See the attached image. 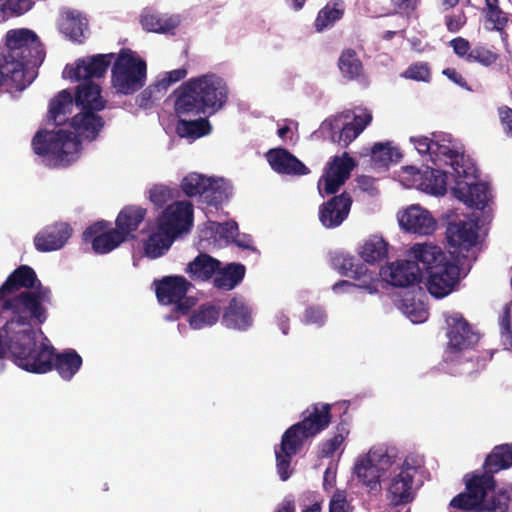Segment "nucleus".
Wrapping results in <instances>:
<instances>
[{"label":"nucleus","instance_id":"f257e3e1","mask_svg":"<svg viewBox=\"0 0 512 512\" xmlns=\"http://www.w3.org/2000/svg\"><path fill=\"white\" fill-rule=\"evenodd\" d=\"M52 291L43 286L33 268L17 267L0 286V344L28 327L48 319Z\"/></svg>","mask_w":512,"mask_h":512},{"label":"nucleus","instance_id":"f03ea898","mask_svg":"<svg viewBox=\"0 0 512 512\" xmlns=\"http://www.w3.org/2000/svg\"><path fill=\"white\" fill-rule=\"evenodd\" d=\"M512 467V443L496 445L486 456L483 472L466 479V492L456 495L450 512H508L512 504V487H496L494 474Z\"/></svg>","mask_w":512,"mask_h":512},{"label":"nucleus","instance_id":"7ed1b4c3","mask_svg":"<svg viewBox=\"0 0 512 512\" xmlns=\"http://www.w3.org/2000/svg\"><path fill=\"white\" fill-rule=\"evenodd\" d=\"M4 359H10L16 366L30 373L42 374L56 370L64 380H71L83 362L74 349L56 353L53 346L38 343L34 327H28L0 344V360Z\"/></svg>","mask_w":512,"mask_h":512},{"label":"nucleus","instance_id":"20e7f679","mask_svg":"<svg viewBox=\"0 0 512 512\" xmlns=\"http://www.w3.org/2000/svg\"><path fill=\"white\" fill-rule=\"evenodd\" d=\"M100 110H80L71 117L69 126L74 132L40 130L32 138L35 154L44 158L49 167H67L77 158L81 149V138L93 141L102 131L105 121L98 115Z\"/></svg>","mask_w":512,"mask_h":512},{"label":"nucleus","instance_id":"39448f33","mask_svg":"<svg viewBox=\"0 0 512 512\" xmlns=\"http://www.w3.org/2000/svg\"><path fill=\"white\" fill-rule=\"evenodd\" d=\"M45 52L37 34L27 28L11 29L6 33L5 46L0 47V87L17 91L26 89L35 79Z\"/></svg>","mask_w":512,"mask_h":512},{"label":"nucleus","instance_id":"423d86ee","mask_svg":"<svg viewBox=\"0 0 512 512\" xmlns=\"http://www.w3.org/2000/svg\"><path fill=\"white\" fill-rule=\"evenodd\" d=\"M174 110L181 116H211L228 101L229 89L225 80L213 73L190 78L175 91Z\"/></svg>","mask_w":512,"mask_h":512},{"label":"nucleus","instance_id":"0eeeda50","mask_svg":"<svg viewBox=\"0 0 512 512\" xmlns=\"http://www.w3.org/2000/svg\"><path fill=\"white\" fill-rule=\"evenodd\" d=\"M409 257L421 263L432 296L443 298L458 287L462 277L460 255L446 253L431 243H416L410 248Z\"/></svg>","mask_w":512,"mask_h":512},{"label":"nucleus","instance_id":"6e6552de","mask_svg":"<svg viewBox=\"0 0 512 512\" xmlns=\"http://www.w3.org/2000/svg\"><path fill=\"white\" fill-rule=\"evenodd\" d=\"M111 67V85L116 94L133 95L145 85L147 64L129 48H122Z\"/></svg>","mask_w":512,"mask_h":512},{"label":"nucleus","instance_id":"1a4fd4ad","mask_svg":"<svg viewBox=\"0 0 512 512\" xmlns=\"http://www.w3.org/2000/svg\"><path fill=\"white\" fill-rule=\"evenodd\" d=\"M188 197H199L208 206L218 207L229 198L230 188L222 178L206 177L198 173H189L180 184Z\"/></svg>","mask_w":512,"mask_h":512},{"label":"nucleus","instance_id":"9d476101","mask_svg":"<svg viewBox=\"0 0 512 512\" xmlns=\"http://www.w3.org/2000/svg\"><path fill=\"white\" fill-rule=\"evenodd\" d=\"M332 407L327 403L310 405L302 412V420L290 426L284 433L304 446L306 440L328 428L332 421Z\"/></svg>","mask_w":512,"mask_h":512},{"label":"nucleus","instance_id":"9b49d317","mask_svg":"<svg viewBox=\"0 0 512 512\" xmlns=\"http://www.w3.org/2000/svg\"><path fill=\"white\" fill-rule=\"evenodd\" d=\"M417 472V467L410 465L406 459L400 471L391 477L387 488V498L392 506H405L414 501L419 488L415 483Z\"/></svg>","mask_w":512,"mask_h":512},{"label":"nucleus","instance_id":"f8f14e48","mask_svg":"<svg viewBox=\"0 0 512 512\" xmlns=\"http://www.w3.org/2000/svg\"><path fill=\"white\" fill-rule=\"evenodd\" d=\"M193 224V205L189 201H175L168 205L157 219V228L173 238L188 232Z\"/></svg>","mask_w":512,"mask_h":512},{"label":"nucleus","instance_id":"ddd939ff","mask_svg":"<svg viewBox=\"0 0 512 512\" xmlns=\"http://www.w3.org/2000/svg\"><path fill=\"white\" fill-rule=\"evenodd\" d=\"M114 58V53L79 58L73 65H67L63 73L66 78L72 81H92V79L105 76Z\"/></svg>","mask_w":512,"mask_h":512},{"label":"nucleus","instance_id":"4468645a","mask_svg":"<svg viewBox=\"0 0 512 512\" xmlns=\"http://www.w3.org/2000/svg\"><path fill=\"white\" fill-rule=\"evenodd\" d=\"M83 241L90 243L96 254H107L124 243L125 238L109 221L100 220L84 230Z\"/></svg>","mask_w":512,"mask_h":512},{"label":"nucleus","instance_id":"2eb2a0df","mask_svg":"<svg viewBox=\"0 0 512 512\" xmlns=\"http://www.w3.org/2000/svg\"><path fill=\"white\" fill-rule=\"evenodd\" d=\"M448 348L460 352L473 347L479 341V334L472 330L469 322L461 313H453L447 317Z\"/></svg>","mask_w":512,"mask_h":512},{"label":"nucleus","instance_id":"dca6fc26","mask_svg":"<svg viewBox=\"0 0 512 512\" xmlns=\"http://www.w3.org/2000/svg\"><path fill=\"white\" fill-rule=\"evenodd\" d=\"M422 265L417 260H397L380 270V275L392 286L409 287L421 282Z\"/></svg>","mask_w":512,"mask_h":512},{"label":"nucleus","instance_id":"f3484780","mask_svg":"<svg viewBox=\"0 0 512 512\" xmlns=\"http://www.w3.org/2000/svg\"><path fill=\"white\" fill-rule=\"evenodd\" d=\"M478 224L473 221H455L450 222L446 229V239L448 246L454 248V255H459L462 251H469L476 245L478 239Z\"/></svg>","mask_w":512,"mask_h":512},{"label":"nucleus","instance_id":"a211bd4d","mask_svg":"<svg viewBox=\"0 0 512 512\" xmlns=\"http://www.w3.org/2000/svg\"><path fill=\"white\" fill-rule=\"evenodd\" d=\"M390 464L387 455H377L370 451L364 458L359 459L354 466V473L358 480L371 490L380 487V477L385 465Z\"/></svg>","mask_w":512,"mask_h":512},{"label":"nucleus","instance_id":"6ab92c4d","mask_svg":"<svg viewBox=\"0 0 512 512\" xmlns=\"http://www.w3.org/2000/svg\"><path fill=\"white\" fill-rule=\"evenodd\" d=\"M72 228L66 222H55L42 228L34 237L39 252L56 251L64 247L72 235Z\"/></svg>","mask_w":512,"mask_h":512},{"label":"nucleus","instance_id":"aec40b11","mask_svg":"<svg viewBox=\"0 0 512 512\" xmlns=\"http://www.w3.org/2000/svg\"><path fill=\"white\" fill-rule=\"evenodd\" d=\"M352 198L348 192L335 195L319 207V220L328 229L340 226L348 217Z\"/></svg>","mask_w":512,"mask_h":512},{"label":"nucleus","instance_id":"412c9836","mask_svg":"<svg viewBox=\"0 0 512 512\" xmlns=\"http://www.w3.org/2000/svg\"><path fill=\"white\" fill-rule=\"evenodd\" d=\"M475 178V175L468 179ZM466 178L455 177V186L452 188L454 196L469 207L484 209L489 201L490 191L487 183H472Z\"/></svg>","mask_w":512,"mask_h":512},{"label":"nucleus","instance_id":"4be33fe9","mask_svg":"<svg viewBox=\"0 0 512 512\" xmlns=\"http://www.w3.org/2000/svg\"><path fill=\"white\" fill-rule=\"evenodd\" d=\"M317 133L324 139L330 140L332 143L338 144L343 148L355 140L359 135V130L353 123H343L341 116H332L325 119Z\"/></svg>","mask_w":512,"mask_h":512},{"label":"nucleus","instance_id":"5701e85b","mask_svg":"<svg viewBox=\"0 0 512 512\" xmlns=\"http://www.w3.org/2000/svg\"><path fill=\"white\" fill-rule=\"evenodd\" d=\"M271 168L278 174L304 176L310 169L286 148H272L266 153Z\"/></svg>","mask_w":512,"mask_h":512},{"label":"nucleus","instance_id":"b1692460","mask_svg":"<svg viewBox=\"0 0 512 512\" xmlns=\"http://www.w3.org/2000/svg\"><path fill=\"white\" fill-rule=\"evenodd\" d=\"M400 226L408 232L430 235L436 229V220L426 209L411 206L399 218Z\"/></svg>","mask_w":512,"mask_h":512},{"label":"nucleus","instance_id":"393cba45","mask_svg":"<svg viewBox=\"0 0 512 512\" xmlns=\"http://www.w3.org/2000/svg\"><path fill=\"white\" fill-rule=\"evenodd\" d=\"M156 283V296L164 305L175 304L187 294L191 283L183 276H167Z\"/></svg>","mask_w":512,"mask_h":512},{"label":"nucleus","instance_id":"a878e982","mask_svg":"<svg viewBox=\"0 0 512 512\" xmlns=\"http://www.w3.org/2000/svg\"><path fill=\"white\" fill-rule=\"evenodd\" d=\"M302 448L303 446L298 441L283 433L280 444L274 450L277 473L282 481H287L291 477L293 473L291 468L292 458Z\"/></svg>","mask_w":512,"mask_h":512},{"label":"nucleus","instance_id":"bb28decb","mask_svg":"<svg viewBox=\"0 0 512 512\" xmlns=\"http://www.w3.org/2000/svg\"><path fill=\"white\" fill-rule=\"evenodd\" d=\"M147 210L136 205H127L123 207L115 220V227L120 234L127 240L136 239L135 232L143 223Z\"/></svg>","mask_w":512,"mask_h":512},{"label":"nucleus","instance_id":"cd10ccee","mask_svg":"<svg viewBox=\"0 0 512 512\" xmlns=\"http://www.w3.org/2000/svg\"><path fill=\"white\" fill-rule=\"evenodd\" d=\"M432 157L444 156L449 159L450 166L455 177L469 178L474 176L476 172L475 166L465 159L464 154L459 153L456 149L448 144L440 143L434 140Z\"/></svg>","mask_w":512,"mask_h":512},{"label":"nucleus","instance_id":"c85d7f7f","mask_svg":"<svg viewBox=\"0 0 512 512\" xmlns=\"http://www.w3.org/2000/svg\"><path fill=\"white\" fill-rule=\"evenodd\" d=\"M75 100L69 89L58 92L49 102L47 120L56 126L71 121Z\"/></svg>","mask_w":512,"mask_h":512},{"label":"nucleus","instance_id":"c756f323","mask_svg":"<svg viewBox=\"0 0 512 512\" xmlns=\"http://www.w3.org/2000/svg\"><path fill=\"white\" fill-rule=\"evenodd\" d=\"M222 324L227 328L246 330L252 325L251 309L242 298L233 297L222 315Z\"/></svg>","mask_w":512,"mask_h":512},{"label":"nucleus","instance_id":"7c9ffc66","mask_svg":"<svg viewBox=\"0 0 512 512\" xmlns=\"http://www.w3.org/2000/svg\"><path fill=\"white\" fill-rule=\"evenodd\" d=\"M380 276V272L376 273L375 271H370L366 265L361 264L356 266L355 272L351 273L350 275V278L356 281L355 283L347 280H340L333 285V290L336 292L341 287H348L359 288L368 292L369 294L377 293L379 284L381 282Z\"/></svg>","mask_w":512,"mask_h":512},{"label":"nucleus","instance_id":"2f4dec72","mask_svg":"<svg viewBox=\"0 0 512 512\" xmlns=\"http://www.w3.org/2000/svg\"><path fill=\"white\" fill-rule=\"evenodd\" d=\"M100 85L93 81L83 82L77 86L74 100L80 110H103L106 100L101 96Z\"/></svg>","mask_w":512,"mask_h":512},{"label":"nucleus","instance_id":"473e14b6","mask_svg":"<svg viewBox=\"0 0 512 512\" xmlns=\"http://www.w3.org/2000/svg\"><path fill=\"white\" fill-rule=\"evenodd\" d=\"M246 268L241 263H229L225 267L217 270L214 277V286L218 289L232 290L244 279Z\"/></svg>","mask_w":512,"mask_h":512},{"label":"nucleus","instance_id":"72a5a7b5","mask_svg":"<svg viewBox=\"0 0 512 512\" xmlns=\"http://www.w3.org/2000/svg\"><path fill=\"white\" fill-rule=\"evenodd\" d=\"M86 26V19L82 17L81 14L72 10H67L61 16L59 30L71 41L82 43L84 36L83 32Z\"/></svg>","mask_w":512,"mask_h":512},{"label":"nucleus","instance_id":"f704fd0d","mask_svg":"<svg viewBox=\"0 0 512 512\" xmlns=\"http://www.w3.org/2000/svg\"><path fill=\"white\" fill-rule=\"evenodd\" d=\"M220 265V261L210 255L199 254L189 263L187 272L192 279L205 281L217 273Z\"/></svg>","mask_w":512,"mask_h":512},{"label":"nucleus","instance_id":"c9c22d12","mask_svg":"<svg viewBox=\"0 0 512 512\" xmlns=\"http://www.w3.org/2000/svg\"><path fill=\"white\" fill-rule=\"evenodd\" d=\"M337 64L343 78L348 81L357 80L363 75L362 61L352 48H346L341 52Z\"/></svg>","mask_w":512,"mask_h":512},{"label":"nucleus","instance_id":"e433bc0d","mask_svg":"<svg viewBox=\"0 0 512 512\" xmlns=\"http://www.w3.org/2000/svg\"><path fill=\"white\" fill-rule=\"evenodd\" d=\"M212 130L209 120L199 117L194 120L179 119L176 124V133L181 138L196 140L210 134Z\"/></svg>","mask_w":512,"mask_h":512},{"label":"nucleus","instance_id":"4c0bfd02","mask_svg":"<svg viewBox=\"0 0 512 512\" xmlns=\"http://www.w3.org/2000/svg\"><path fill=\"white\" fill-rule=\"evenodd\" d=\"M447 174L439 169L426 167L421 174L419 187L430 194L443 196L447 189Z\"/></svg>","mask_w":512,"mask_h":512},{"label":"nucleus","instance_id":"58836bf2","mask_svg":"<svg viewBox=\"0 0 512 512\" xmlns=\"http://www.w3.org/2000/svg\"><path fill=\"white\" fill-rule=\"evenodd\" d=\"M344 6L342 1L328 2L317 14L314 21V27L317 32L332 27L337 21L341 20L344 16Z\"/></svg>","mask_w":512,"mask_h":512},{"label":"nucleus","instance_id":"ea45409f","mask_svg":"<svg viewBox=\"0 0 512 512\" xmlns=\"http://www.w3.org/2000/svg\"><path fill=\"white\" fill-rule=\"evenodd\" d=\"M140 22L143 29L155 33H169L179 26V19L176 17H164L152 13L143 14Z\"/></svg>","mask_w":512,"mask_h":512},{"label":"nucleus","instance_id":"a19ab883","mask_svg":"<svg viewBox=\"0 0 512 512\" xmlns=\"http://www.w3.org/2000/svg\"><path fill=\"white\" fill-rule=\"evenodd\" d=\"M370 153L372 162L378 167H387L391 163H398L402 158L399 149L393 147L390 142L375 143Z\"/></svg>","mask_w":512,"mask_h":512},{"label":"nucleus","instance_id":"79ce46f5","mask_svg":"<svg viewBox=\"0 0 512 512\" xmlns=\"http://www.w3.org/2000/svg\"><path fill=\"white\" fill-rule=\"evenodd\" d=\"M388 254V243L380 237L373 236L364 242L360 250L361 258L370 264L382 261Z\"/></svg>","mask_w":512,"mask_h":512},{"label":"nucleus","instance_id":"37998d69","mask_svg":"<svg viewBox=\"0 0 512 512\" xmlns=\"http://www.w3.org/2000/svg\"><path fill=\"white\" fill-rule=\"evenodd\" d=\"M219 306L205 303L200 305L189 318V324L193 329H201L205 326L214 325L220 317Z\"/></svg>","mask_w":512,"mask_h":512},{"label":"nucleus","instance_id":"c03bdc74","mask_svg":"<svg viewBox=\"0 0 512 512\" xmlns=\"http://www.w3.org/2000/svg\"><path fill=\"white\" fill-rule=\"evenodd\" d=\"M174 239L170 234L157 228V231L149 235L144 243L145 254L150 258L162 256L170 248Z\"/></svg>","mask_w":512,"mask_h":512},{"label":"nucleus","instance_id":"a18cd8bd","mask_svg":"<svg viewBox=\"0 0 512 512\" xmlns=\"http://www.w3.org/2000/svg\"><path fill=\"white\" fill-rule=\"evenodd\" d=\"M482 13L488 23L492 24V29L503 31L508 23L507 14L500 8L499 0H485V7Z\"/></svg>","mask_w":512,"mask_h":512},{"label":"nucleus","instance_id":"49530a36","mask_svg":"<svg viewBox=\"0 0 512 512\" xmlns=\"http://www.w3.org/2000/svg\"><path fill=\"white\" fill-rule=\"evenodd\" d=\"M355 165L354 159L345 152L342 157L335 156L333 158L327 172H331L346 181L350 177L351 171L354 169Z\"/></svg>","mask_w":512,"mask_h":512},{"label":"nucleus","instance_id":"de8ad7c7","mask_svg":"<svg viewBox=\"0 0 512 512\" xmlns=\"http://www.w3.org/2000/svg\"><path fill=\"white\" fill-rule=\"evenodd\" d=\"M500 55L485 46H475L468 55V62L479 63L482 66L490 67L495 64Z\"/></svg>","mask_w":512,"mask_h":512},{"label":"nucleus","instance_id":"09e8293b","mask_svg":"<svg viewBox=\"0 0 512 512\" xmlns=\"http://www.w3.org/2000/svg\"><path fill=\"white\" fill-rule=\"evenodd\" d=\"M178 195V191L166 185H154L149 191L151 202L157 207H163Z\"/></svg>","mask_w":512,"mask_h":512},{"label":"nucleus","instance_id":"8fccbe9b","mask_svg":"<svg viewBox=\"0 0 512 512\" xmlns=\"http://www.w3.org/2000/svg\"><path fill=\"white\" fill-rule=\"evenodd\" d=\"M401 77L414 81L429 82L431 79V70L428 63L416 62L411 64Z\"/></svg>","mask_w":512,"mask_h":512},{"label":"nucleus","instance_id":"3c124183","mask_svg":"<svg viewBox=\"0 0 512 512\" xmlns=\"http://www.w3.org/2000/svg\"><path fill=\"white\" fill-rule=\"evenodd\" d=\"M165 94L164 89L157 82L149 85L138 96L137 101L140 107L150 108L155 100H159Z\"/></svg>","mask_w":512,"mask_h":512},{"label":"nucleus","instance_id":"603ef678","mask_svg":"<svg viewBox=\"0 0 512 512\" xmlns=\"http://www.w3.org/2000/svg\"><path fill=\"white\" fill-rule=\"evenodd\" d=\"M332 265L341 275L350 277L351 273L355 272L356 266L361 264L356 263L354 256L340 253L332 258Z\"/></svg>","mask_w":512,"mask_h":512},{"label":"nucleus","instance_id":"864d4df0","mask_svg":"<svg viewBox=\"0 0 512 512\" xmlns=\"http://www.w3.org/2000/svg\"><path fill=\"white\" fill-rule=\"evenodd\" d=\"M33 4L32 0H0V15L9 11L12 15L20 16L29 11Z\"/></svg>","mask_w":512,"mask_h":512},{"label":"nucleus","instance_id":"5fc2aeb1","mask_svg":"<svg viewBox=\"0 0 512 512\" xmlns=\"http://www.w3.org/2000/svg\"><path fill=\"white\" fill-rule=\"evenodd\" d=\"M209 224L211 230H215L220 237L226 240L233 241L235 237L239 236L238 224L234 221L225 223L210 222Z\"/></svg>","mask_w":512,"mask_h":512},{"label":"nucleus","instance_id":"6e6d98bb","mask_svg":"<svg viewBox=\"0 0 512 512\" xmlns=\"http://www.w3.org/2000/svg\"><path fill=\"white\" fill-rule=\"evenodd\" d=\"M326 317L325 310L319 306H310L304 313V321L306 324L322 326L326 321Z\"/></svg>","mask_w":512,"mask_h":512},{"label":"nucleus","instance_id":"4d7b16f0","mask_svg":"<svg viewBox=\"0 0 512 512\" xmlns=\"http://www.w3.org/2000/svg\"><path fill=\"white\" fill-rule=\"evenodd\" d=\"M467 22V17L463 10L455 14L445 16V25L449 32H458Z\"/></svg>","mask_w":512,"mask_h":512},{"label":"nucleus","instance_id":"13d9d810","mask_svg":"<svg viewBox=\"0 0 512 512\" xmlns=\"http://www.w3.org/2000/svg\"><path fill=\"white\" fill-rule=\"evenodd\" d=\"M187 75V70L185 68H178L174 69L172 71L166 72L164 77L158 81V83L161 85V88L166 90L171 86L172 84L181 81L184 79Z\"/></svg>","mask_w":512,"mask_h":512},{"label":"nucleus","instance_id":"bf43d9fd","mask_svg":"<svg viewBox=\"0 0 512 512\" xmlns=\"http://www.w3.org/2000/svg\"><path fill=\"white\" fill-rule=\"evenodd\" d=\"M329 512H352V508L342 492H336L332 496L329 504Z\"/></svg>","mask_w":512,"mask_h":512},{"label":"nucleus","instance_id":"052dcab7","mask_svg":"<svg viewBox=\"0 0 512 512\" xmlns=\"http://www.w3.org/2000/svg\"><path fill=\"white\" fill-rule=\"evenodd\" d=\"M343 441L333 435L330 439L323 441L319 446L320 455L322 457H331L340 448Z\"/></svg>","mask_w":512,"mask_h":512},{"label":"nucleus","instance_id":"680f3d73","mask_svg":"<svg viewBox=\"0 0 512 512\" xmlns=\"http://www.w3.org/2000/svg\"><path fill=\"white\" fill-rule=\"evenodd\" d=\"M410 140H411V142L414 143L416 150L420 154H422V155L429 154L430 156H432L433 145H435L433 139H430L426 136H421V137H411ZM431 160L434 162L436 161V159L434 157H431Z\"/></svg>","mask_w":512,"mask_h":512},{"label":"nucleus","instance_id":"e2e57ef3","mask_svg":"<svg viewBox=\"0 0 512 512\" xmlns=\"http://www.w3.org/2000/svg\"><path fill=\"white\" fill-rule=\"evenodd\" d=\"M450 46L453 48V51L457 56L465 58L468 62V55L472 48L467 39L463 37H456L450 41Z\"/></svg>","mask_w":512,"mask_h":512},{"label":"nucleus","instance_id":"0e129e2a","mask_svg":"<svg viewBox=\"0 0 512 512\" xmlns=\"http://www.w3.org/2000/svg\"><path fill=\"white\" fill-rule=\"evenodd\" d=\"M498 115L503 131L508 137H512V108L503 105L498 108Z\"/></svg>","mask_w":512,"mask_h":512},{"label":"nucleus","instance_id":"69168bd1","mask_svg":"<svg viewBox=\"0 0 512 512\" xmlns=\"http://www.w3.org/2000/svg\"><path fill=\"white\" fill-rule=\"evenodd\" d=\"M322 180L324 181L323 189L326 194H335L345 183V180L335 176L331 172H327L326 175L322 177Z\"/></svg>","mask_w":512,"mask_h":512},{"label":"nucleus","instance_id":"338daca9","mask_svg":"<svg viewBox=\"0 0 512 512\" xmlns=\"http://www.w3.org/2000/svg\"><path fill=\"white\" fill-rule=\"evenodd\" d=\"M500 328L502 337L509 339L512 346V330L509 310L506 309L500 320Z\"/></svg>","mask_w":512,"mask_h":512},{"label":"nucleus","instance_id":"774afa93","mask_svg":"<svg viewBox=\"0 0 512 512\" xmlns=\"http://www.w3.org/2000/svg\"><path fill=\"white\" fill-rule=\"evenodd\" d=\"M443 74L458 86L469 89L466 79L454 68H446Z\"/></svg>","mask_w":512,"mask_h":512}]
</instances>
